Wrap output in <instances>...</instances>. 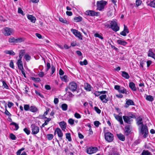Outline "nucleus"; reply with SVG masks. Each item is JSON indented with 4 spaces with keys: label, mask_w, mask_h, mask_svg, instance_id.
Instances as JSON below:
<instances>
[{
    "label": "nucleus",
    "mask_w": 155,
    "mask_h": 155,
    "mask_svg": "<svg viewBox=\"0 0 155 155\" xmlns=\"http://www.w3.org/2000/svg\"><path fill=\"white\" fill-rule=\"evenodd\" d=\"M137 121V124L139 126V134L140 135H143V137L144 138H146L148 136V129L146 125H144L143 123L142 119L139 117L137 118L136 119Z\"/></svg>",
    "instance_id": "f257e3e1"
},
{
    "label": "nucleus",
    "mask_w": 155,
    "mask_h": 155,
    "mask_svg": "<svg viewBox=\"0 0 155 155\" xmlns=\"http://www.w3.org/2000/svg\"><path fill=\"white\" fill-rule=\"evenodd\" d=\"M104 25L107 28H110L116 32L119 30V27L117 25V22L114 20L107 21L104 23Z\"/></svg>",
    "instance_id": "f03ea898"
},
{
    "label": "nucleus",
    "mask_w": 155,
    "mask_h": 155,
    "mask_svg": "<svg viewBox=\"0 0 155 155\" xmlns=\"http://www.w3.org/2000/svg\"><path fill=\"white\" fill-rule=\"evenodd\" d=\"M2 33L5 36H9L13 35L14 31L12 28L9 27H5L2 30Z\"/></svg>",
    "instance_id": "7ed1b4c3"
},
{
    "label": "nucleus",
    "mask_w": 155,
    "mask_h": 155,
    "mask_svg": "<svg viewBox=\"0 0 155 155\" xmlns=\"http://www.w3.org/2000/svg\"><path fill=\"white\" fill-rule=\"evenodd\" d=\"M123 118L124 122L128 124H130L133 121V118H135L136 117L132 113H130L129 116H123Z\"/></svg>",
    "instance_id": "20e7f679"
},
{
    "label": "nucleus",
    "mask_w": 155,
    "mask_h": 155,
    "mask_svg": "<svg viewBox=\"0 0 155 155\" xmlns=\"http://www.w3.org/2000/svg\"><path fill=\"white\" fill-rule=\"evenodd\" d=\"M107 2L104 0L98 1L97 2V9L99 11H102L104 8V7L107 3Z\"/></svg>",
    "instance_id": "39448f33"
},
{
    "label": "nucleus",
    "mask_w": 155,
    "mask_h": 155,
    "mask_svg": "<svg viewBox=\"0 0 155 155\" xmlns=\"http://www.w3.org/2000/svg\"><path fill=\"white\" fill-rule=\"evenodd\" d=\"M105 138L108 142H112L114 139V136L112 134L109 132L105 133L104 134Z\"/></svg>",
    "instance_id": "423d86ee"
},
{
    "label": "nucleus",
    "mask_w": 155,
    "mask_h": 155,
    "mask_svg": "<svg viewBox=\"0 0 155 155\" xmlns=\"http://www.w3.org/2000/svg\"><path fill=\"white\" fill-rule=\"evenodd\" d=\"M31 128L32 131V133L34 134H36L39 132V128L38 127L34 124H32L31 125Z\"/></svg>",
    "instance_id": "0eeeda50"
},
{
    "label": "nucleus",
    "mask_w": 155,
    "mask_h": 155,
    "mask_svg": "<svg viewBox=\"0 0 155 155\" xmlns=\"http://www.w3.org/2000/svg\"><path fill=\"white\" fill-rule=\"evenodd\" d=\"M71 31L76 37H78L81 40L82 39V36L81 35L80 32L78 31L77 30L74 29H71Z\"/></svg>",
    "instance_id": "6e6552de"
},
{
    "label": "nucleus",
    "mask_w": 155,
    "mask_h": 155,
    "mask_svg": "<svg viewBox=\"0 0 155 155\" xmlns=\"http://www.w3.org/2000/svg\"><path fill=\"white\" fill-rule=\"evenodd\" d=\"M96 147H89L87 149V152L89 154H92L95 153L97 151Z\"/></svg>",
    "instance_id": "1a4fd4ad"
},
{
    "label": "nucleus",
    "mask_w": 155,
    "mask_h": 155,
    "mask_svg": "<svg viewBox=\"0 0 155 155\" xmlns=\"http://www.w3.org/2000/svg\"><path fill=\"white\" fill-rule=\"evenodd\" d=\"M77 88V85L76 83L74 82H71L70 83L69 85V88L72 91H75Z\"/></svg>",
    "instance_id": "9d476101"
},
{
    "label": "nucleus",
    "mask_w": 155,
    "mask_h": 155,
    "mask_svg": "<svg viewBox=\"0 0 155 155\" xmlns=\"http://www.w3.org/2000/svg\"><path fill=\"white\" fill-rule=\"evenodd\" d=\"M86 12L87 15L91 16H97L99 14V12H96L92 10L87 11Z\"/></svg>",
    "instance_id": "9b49d317"
},
{
    "label": "nucleus",
    "mask_w": 155,
    "mask_h": 155,
    "mask_svg": "<svg viewBox=\"0 0 155 155\" xmlns=\"http://www.w3.org/2000/svg\"><path fill=\"white\" fill-rule=\"evenodd\" d=\"M56 133L57 134L58 137L60 138L61 139H62V137L63 136V134L60 128H57L56 129L54 134H55Z\"/></svg>",
    "instance_id": "f8f14e48"
},
{
    "label": "nucleus",
    "mask_w": 155,
    "mask_h": 155,
    "mask_svg": "<svg viewBox=\"0 0 155 155\" xmlns=\"http://www.w3.org/2000/svg\"><path fill=\"white\" fill-rule=\"evenodd\" d=\"M114 116L115 118L121 124H123L124 123L123 121L122 117L121 116H119L118 115L115 114H114Z\"/></svg>",
    "instance_id": "ddd939ff"
},
{
    "label": "nucleus",
    "mask_w": 155,
    "mask_h": 155,
    "mask_svg": "<svg viewBox=\"0 0 155 155\" xmlns=\"http://www.w3.org/2000/svg\"><path fill=\"white\" fill-rule=\"evenodd\" d=\"M125 134L126 135H128L130 133L131 126L130 125H127L125 127Z\"/></svg>",
    "instance_id": "4468645a"
},
{
    "label": "nucleus",
    "mask_w": 155,
    "mask_h": 155,
    "mask_svg": "<svg viewBox=\"0 0 155 155\" xmlns=\"http://www.w3.org/2000/svg\"><path fill=\"white\" fill-rule=\"evenodd\" d=\"M18 67L19 69H20L21 71L24 69L23 63L22 61H21V59H20L18 60L17 62Z\"/></svg>",
    "instance_id": "2eb2a0df"
},
{
    "label": "nucleus",
    "mask_w": 155,
    "mask_h": 155,
    "mask_svg": "<svg viewBox=\"0 0 155 155\" xmlns=\"http://www.w3.org/2000/svg\"><path fill=\"white\" fill-rule=\"evenodd\" d=\"M134 105V101L130 99H128L126 102V105L125 106V107L127 108L129 105Z\"/></svg>",
    "instance_id": "dca6fc26"
},
{
    "label": "nucleus",
    "mask_w": 155,
    "mask_h": 155,
    "mask_svg": "<svg viewBox=\"0 0 155 155\" xmlns=\"http://www.w3.org/2000/svg\"><path fill=\"white\" fill-rule=\"evenodd\" d=\"M107 95L106 94L102 95L99 97V98L103 103H107L108 101V99L106 98Z\"/></svg>",
    "instance_id": "f3484780"
},
{
    "label": "nucleus",
    "mask_w": 155,
    "mask_h": 155,
    "mask_svg": "<svg viewBox=\"0 0 155 155\" xmlns=\"http://www.w3.org/2000/svg\"><path fill=\"white\" fill-rule=\"evenodd\" d=\"M59 124L62 130L64 131L66 127V123L64 121H62L60 122Z\"/></svg>",
    "instance_id": "a211bd4d"
},
{
    "label": "nucleus",
    "mask_w": 155,
    "mask_h": 155,
    "mask_svg": "<svg viewBox=\"0 0 155 155\" xmlns=\"http://www.w3.org/2000/svg\"><path fill=\"white\" fill-rule=\"evenodd\" d=\"M28 18L33 23H35L36 21V18L31 15H28L27 16Z\"/></svg>",
    "instance_id": "6ab92c4d"
},
{
    "label": "nucleus",
    "mask_w": 155,
    "mask_h": 155,
    "mask_svg": "<svg viewBox=\"0 0 155 155\" xmlns=\"http://www.w3.org/2000/svg\"><path fill=\"white\" fill-rule=\"evenodd\" d=\"M148 56L151 57L155 59V54L153 52L152 49H149L148 53Z\"/></svg>",
    "instance_id": "aec40b11"
},
{
    "label": "nucleus",
    "mask_w": 155,
    "mask_h": 155,
    "mask_svg": "<svg viewBox=\"0 0 155 155\" xmlns=\"http://www.w3.org/2000/svg\"><path fill=\"white\" fill-rule=\"evenodd\" d=\"M84 89L88 91H91V87L90 84L87 83H86L84 84Z\"/></svg>",
    "instance_id": "412c9836"
},
{
    "label": "nucleus",
    "mask_w": 155,
    "mask_h": 155,
    "mask_svg": "<svg viewBox=\"0 0 155 155\" xmlns=\"http://www.w3.org/2000/svg\"><path fill=\"white\" fill-rule=\"evenodd\" d=\"M129 87L133 91H135L136 90L135 84L132 82L130 83Z\"/></svg>",
    "instance_id": "4be33fe9"
},
{
    "label": "nucleus",
    "mask_w": 155,
    "mask_h": 155,
    "mask_svg": "<svg viewBox=\"0 0 155 155\" xmlns=\"http://www.w3.org/2000/svg\"><path fill=\"white\" fill-rule=\"evenodd\" d=\"M117 136L120 140L122 141H124L125 140V137L122 134H117Z\"/></svg>",
    "instance_id": "5701e85b"
},
{
    "label": "nucleus",
    "mask_w": 155,
    "mask_h": 155,
    "mask_svg": "<svg viewBox=\"0 0 155 155\" xmlns=\"http://www.w3.org/2000/svg\"><path fill=\"white\" fill-rule=\"evenodd\" d=\"M4 53L12 55H15V53L12 50H5L4 51Z\"/></svg>",
    "instance_id": "b1692460"
},
{
    "label": "nucleus",
    "mask_w": 155,
    "mask_h": 155,
    "mask_svg": "<svg viewBox=\"0 0 155 155\" xmlns=\"http://www.w3.org/2000/svg\"><path fill=\"white\" fill-rule=\"evenodd\" d=\"M122 75L123 77L127 79H129L130 77L128 73L124 71L122 72Z\"/></svg>",
    "instance_id": "393cba45"
},
{
    "label": "nucleus",
    "mask_w": 155,
    "mask_h": 155,
    "mask_svg": "<svg viewBox=\"0 0 155 155\" xmlns=\"http://www.w3.org/2000/svg\"><path fill=\"white\" fill-rule=\"evenodd\" d=\"M117 42L118 44L124 46L126 45L127 44L126 42L121 40H118Z\"/></svg>",
    "instance_id": "a878e982"
},
{
    "label": "nucleus",
    "mask_w": 155,
    "mask_h": 155,
    "mask_svg": "<svg viewBox=\"0 0 155 155\" xmlns=\"http://www.w3.org/2000/svg\"><path fill=\"white\" fill-rule=\"evenodd\" d=\"M8 41L11 43H16V39L13 37H11L8 39Z\"/></svg>",
    "instance_id": "bb28decb"
},
{
    "label": "nucleus",
    "mask_w": 155,
    "mask_h": 155,
    "mask_svg": "<svg viewBox=\"0 0 155 155\" xmlns=\"http://www.w3.org/2000/svg\"><path fill=\"white\" fill-rule=\"evenodd\" d=\"M30 110L33 112H35L37 111L38 109L35 106H31L30 107Z\"/></svg>",
    "instance_id": "cd10ccee"
},
{
    "label": "nucleus",
    "mask_w": 155,
    "mask_h": 155,
    "mask_svg": "<svg viewBox=\"0 0 155 155\" xmlns=\"http://www.w3.org/2000/svg\"><path fill=\"white\" fill-rule=\"evenodd\" d=\"M59 19L60 21L63 23L68 24L69 22L65 19L61 17L59 18Z\"/></svg>",
    "instance_id": "c85d7f7f"
},
{
    "label": "nucleus",
    "mask_w": 155,
    "mask_h": 155,
    "mask_svg": "<svg viewBox=\"0 0 155 155\" xmlns=\"http://www.w3.org/2000/svg\"><path fill=\"white\" fill-rule=\"evenodd\" d=\"M119 92L120 93L127 94V92L126 89L123 87L120 88L119 90Z\"/></svg>",
    "instance_id": "c756f323"
},
{
    "label": "nucleus",
    "mask_w": 155,
    "mask_h": 155,
    "mask_svg": "<svg viewBox=\"0 0 155 155\" xmlns=\"http://www.w3.org/2000/svg\"><path fill=\"white\" fill-rule=\"evenodd\" d=\"M146 99L147 100L150 101H152L153 100V97L152 96L150 95H147L146 96Z\"/></svg>",
    "instance_id": "7c9ffc66"
},
{
    "label": "nucleus",
    "mask_w": 155,
    "mask_h": 155,
    "mask_svg": "<svg viewBox=\"0 0 155 155\" xmlns=\"http://www.w3.org/2000/svg\"><path fill=\"white\" fill-rule=\"evenodd\" d=\"M25 50H21L19 51V57L20 59H21L22 56L23 55V54L25 53Z\"/></svg>",
    "instance_id": "2f4dec72"
},
{
    "label": "nucleus",
    "mask_w": 155,
    "mask_h": 155,
    "mask_svg": "<svg viewBox=\"0 0 155 155\" xmlns=\"http://www.w3.org/2000/svg\"><path fill=\"white\" fill-rule=\"evenodd\" d=\"M10 125H14L15 126V128L14 129V130H17L19 128L18 124L15 122H12L10 124Z\"/></svg>",
    "instance_id": "473e14b6"
},
{
    "label": "nucleus",
    "mask_w": 155,
    "mask_h": 155,
    "mask_svg": "<svg viewBox=\"0 0 155 155\" xmlns=\"http://www.w3.org/2000/svg\"><path fill=\"white\" fill-rule=\"evenodd\" d=\"M61 108L63 110L65 111L67 110L68 105L66 104H63L61 105Z\"/></svg>",
    "instance_id": "72a5a7b5"
},
{
    "label": "nucleus",
    "mask_w": 155,
    "mask_h": 155,
    "mask_svg": "<svg viewBox=\"0 0 155 155\" xmlns=\"http://www.w3.org/2000/svg\"><path fill=\"white\" fill-rule=\"evenodd\" d=\"M82 18L80 16L76 17L74 18V20L76 22L81 21L82 20Z\"/></svg>",
    "instance_id": "f704fd0d"
},
{
    "label": "nucleus",
    "mask_w": 155,
    "mask_h": 155,
    "mask_svg": "<svg viewBox=\"0 0 155 155\" xmlns=\"http://www.w3.org/2000/svg\"><path fill=\"white\" fill-rule=\"evenodd\" d=\"M148 5L151 7L155 8V0L151 2L149 4H148Z\"/></svg>",
    "instance_id": "c9c22d12"
},
{
    "label": "nucleus",
    "mask_w": 155,
    "mask_h": 155,
    "mask_svg": "<svg viewBox=\"0 0 155 155\" xmlns=\"http://www.w3.org/2000/svg\"><path fill=\"white\" fill-rule=\"evenodd\" d=\"M66 137L68 140L69 141L71 140V134L70 133H67L66 134Z\"/></svg>",
    "instance_id": "e433bc0d"
},
{
    "label": "nucleus",
    "mask_w": 155,
    "mask_h": 155,
    "mask_svg": "<svg viewBox=\"0 0 155 155\" xmlns=\"http://www.w3.org/2000/svg\"><path fill=\"white\" fill-rule=\"evenodd\" d=\"M150 153L148 150H143L141 153L142 155H150Z\"/></svg>",
    "instance_id": "4c0bfd02"
},
{
    "label": "nucleus",
    "mask_w": 155,
    "mask_h": 155,
    "mask_svg": "<svg viewBox=\"0 0 155 155\" xmlns=\"http://www.w3.org/2000/svg\"><path fill=\"white\" fill-rule=\"evenodd\" d=\"M80 64L81 65H87L88 64V62L87 60L86 59H85L83 61H81L80 62Z\"/></svg>",
    "instance_id": "58836bf2"
},
{
    "label": "nucleus",
    "mask_w": 155,
    "mask_h": 155,
    "mask_svg": "<svg viewBox=\"0 0 155 155\" xmlns=\"http://www.w3.org/2000/svg\"><path fill=\"white\" fill-rule=\"evenodd\" d=\"M30 107L28 104H25L24 105V109L25 111L30 110Z\"/></svg>",
    "instance_id": "ea45409f"
},
{
    "label": "nucleus",
    "mask_w": 155,
    "mask_h": 155,
    "mask_svg": "<svg viewBox=\"0 0 155 155\" xmlns=\"http://www.w3.org/2000/svg\"><path fill=\"white\" fill-rule=\"evenodd\" d=\"M47 137L49 140H51L53 139V135L52 134H48L47 135Z\"/></svg>",
    "instance_id": "a19ab883"
},
{
    "label": "nucleus",
    "mask_w": 155,
    "mask_h": 155,
    "mask_svg": "<svg viewBox=\"0 0 155 155\" xmlns=\"http://www.w3.org/2000/svg\"><path fill=\"white\" fill-rule=\"evenodd\" d=\"M31 79L32 80L34 81L37 82H39L40 81V79L38 78H34V77H31Z\"/></svg>",
    "instance_id": "79ce46f5"
},
{
    "label": "nucleus",
    "mask_w": 155,
    "mask_h": 155,
    "mask_svg": "<svg viewBox=\"0 0 155 155\" xmlns=\"http://www.w3.org/2000/svg\"><path fill=\"white\" fill-rule=\"evenodd\" d=\"M24 58L27 61H29L31 58V56L28 54H26L24 56Z\"/></svg>",
    "instance_id": "37998d69"
},
{
    "label": "nucleus",
    "mask_w": 155,
    "mask_h": 155,
    "mask_svg": "<svg viewBox=\"0 0 155 155\" xmlns=\"http://www.w3.org/2000/svg\"><path fill=\"white\" fill-rule=\"evenodd\" d=\"M67 76L66 75H64L62 77H61L62 80L66 82L68 81V80H67Z\"/></svg>",
    "instance_id": "c03bdc74"
},
{
    "label": "nucleus",
    "mask_w": 155,
    "mask_h": 155,
    "mask_svg": "<svg viewBox=\"0 0 155 155\" xmlns=\"http://www.w3.org/2000/svg\"><path fill=\"white\" fill-rule=\"evenodd\" d=\"M94 36L96 37H98L101 39H103V37L98 33L95 34H94Z\"/></svg>",
    "instance_id": "a18cd8bd"
},
{
    "label": "nucleus",
    "mask_w": 155,
    "mask_h": 155,
    "mask_svg": "<svg viewBox=\"0 0 155 155\" xmlns=\"http://www.w3.org/2000/svg\"><path fill=\"white\" fill-rule=\"evenodd\" d=\"M10 137L12 140H15L16 139L15 136L12 134H10Z\"/></svg>",
    "instance_id": "49530a36"
},
{
    "label": "nucleus",
    "mask_w": 155,
    "mask_h": 155,
    "mask_svg": "<svg viewBox=\"0 0 155 155\" xmlns=\"http://www.w3.org/2000/svg\"><path fill=\"white\" fill-rule=\"evenodd\" d=\"M74 117L77 119L80 118L81 117V115L77 113H75L74 114Z\"/></svg>",
    "instance_id": "de8ad7c7"
},
{
    "label": "nucleus",
    "mask_w": 155,
    "mask_h": 155,
    "mask_svg": "<svg viewBox=\"0 0 155 155\" xmlns=\"http://www.w3.org/2000/svg\"><path fill=\"white\" fill-rule=\"evenodd\" d=\"M2 84H3V86H4V87L7 89H8V86L7 84L5 83V82L4 81H2Z\"/></svg>",
    "instance_id": "09e8293b"
},
{
    "label": "nucleus",
    "mask_w": 155,
    "mask_h": 155,
    "mask_svg": "<svg viewBox=\"0 0 155 155\" xmlns=\"http://www.w3.org/2000/svg\"><path fill=\"white\" fill-rule=\"evenodd\" d=\"M74 120L70 118L68 120V122L71 125H73L74 124Z\"/></svg>",
    "instance_id": "8fccbe9b"
},
{
    "label": "nucleus",
    "mask_w": 155,
    "mask_h": 155,
    "mask_svg": "<svg viewBox=\"0 0 155 155\" xmlns=\"http://www.w3.org/2000/svg\"><path fill=\"white\" fill-rule=\"evenodd\" d=\"M141 1L140 0H136V4L137 7H138L140 5H141Z\"/></svg>",
    "instance_id": "3c124183"
},
{
    "label": "nucleus",
    "mask_w": 155,
    "mask_h": 155,
    "mask_svg": "<svg viewBox=\"0 0 155 155\" xmlns=\"http://www.w3.org/2000/svg\"><path fill=\"white\" fill-rule=\"evenodd\" d=\"M18 12L19 14H21L23 15H24V14L21 8H18Z\"/></svg>",
    "instance_id": "603ef678"
},
{
    "label": "nucleus",
    "mask_w": 155,
    "mask_h": 155,
    "mask_svg": "<svg viewBox=\"0 0 155 155\" xmlns=\"http://www.w3.org/2000/svg\"><path fill=\"white\" fill-rule=\"evenodd\" d=\"M24 131L27 134L29 135L30 133V131L27 128H25L24 129Z\"/></svg>",
    "instance_id": "864d4df0"
},
{
    "label": "nucleus",
    "mask_w": 155,
    "mask_h": 155,
    "mask_svg": "<svg viewBox=\"0 0 155 155\" xmlns=\"http://www.w3.org/2000/svg\"><path fill=\"white\" fill-rule=\"evenodd\" d=\"M126 33H129V31L127 27L124 25V28L123 30Z\"/></svg>",
    "instance_id": "5fc2aeb1"
},
{
    "label": "nucleus",
    "mask_w": 155,
    "mask_h": 155,
    "mask_svg": "<svg viewBox=\"0 0 155 155\" xmlns=\"http://www.w3.org/2000/svg\"><path fill=\"white\" fill-rule=\"evenodd\" d=\"M16 43L18 42H21L24 41L23 39L22 38H18L16 39Z\"/></svg>",
    "instance_id": "6e6d98bb"
},
{
    "label": "nucleus",
    "mask_w": 155,
    "mask_h": 155,
    "mask_svg": "<svg viewBox=\"0 0 155 155\" xmlns=\"http://www.w3.org/2000/svg\"><path fill=\"white\" fill-rule=\"evenodd\" d=\"M94 109L97 112L98 114H100L101 112V110L99 109L97 107H95Z\"/></svg>",
    "instance_id": "4d7b16f0"
},
{
    "label": "nucleus",
    "mask_w": 155,
    "mask_h": 155,
    "mask_svg": "<svg viewBox=\"0 0 155 155\" xmlns=\"http://www.w3.org/2000/svg\"><path fill=\"white\" fill-rule=\"evenodd\" d=\"M100 124V122L98 121H96L94 122V124L96 127H98Z\"/></svg>",
    "instance_id": "13d9d810"
},
{
    "label": "nucleus",
    "mask_w": 155,
    "mask_h": 155,
    "mask_svg": "<svg viewBox=\"0 0 155 155\" xmlns=\"http://www.w3.org/2000/svg\"><path fill=\"white\" fill-rule=\"evenodd\" d=\"M9 66L11 68H14V64L12 60H11L9 64Z\"/></svg>",
    "instance_id": "bf43d9fd"
},
{
    "label": "nucleus",
    "mask_w": 155,
    "mask_h": 155,
    "mask_svg": "<svg viewBox=\"0 0 155 155\" xmlns=\"http://www.w3.org/2000/svg\"><path fill=\"white\" fill-rule=\"evenodd\" d=\"M46 65L47 67V68L46 69V71H47L50 68L51 65L50 63L48 62L46 64Z\"/></svg>",
    "instance_id": "052dcab7"
},
{
    "label": "nucleus",
    "mask_w": 155,
    "mask_h": 155,
    "mask_svg": "<svg viewBox=\"0 0 155 155\" xmlns=\"http://www.w3.org/2000/svg\"><path fill=\"white\" fill-rule=\"evenodd\" d=\"M5 113L6 115L8 116L9 117H11V114L7 110H5Z\"/></svg>",
    "instance_id": "680f3d73"
},
{
    "label": "nucleus",
    "mask_w": 155,
    "mask_h": 155,
    "mask_svg": "<svg viewBox=\"0 0 155 155\" xmlns=\"http://www.w3.org/2000/svg\"><path fill=\"white\" fill-rule=\"evenodd\" d=\"M94 94L96 96H98L100 95L101 93L100 91H96L94 93Z\"/></svg>",
    "instance_id": "e2e57ef3"
},
{
    "label": "nucleus",
    "mask_w": 155,
    "mask_h": 155,
    "mask_svg": "<svg viewBox=\"0 0 155 155\" xmlns=\"http://www.w3.org/2000/svg\"><path fill=\"white\" fill-rule=\"evenodd\" d=\"M51 69V70L52 74L55 71V68L53 65H52Z\"/></svg>",
    "instance_id": "0e129e2a"
},
{
    "label": "nucleus",
    "mask_w": 155,
    "mask_h": 155,
    "mask_svg": "<svg viewBox=\"0 0 155 155\" xmlns=\"http://www.w3.org/2000/svg\"><path fill=\"white\" fill-rule=\"evenodd\" d=\"M8 107L9 108H11L14 105V104L11 102H8Z\"/></svg>",
    "instance_id": "69168bd1"
},
{
    "label": "nucleus",
    "mask_w": 155,
    "mask_h": 155,
    "mask_svg": "<svg viewBox=\"0 0 155 155\" xmlns=\"http://www.w3.org/2000/svg\"><path fill=\"white\" fill-rule=\"evenodd\" d=\"M51 119L50 118H47V120L45 121V123L46 124V125H47L49 122L50 121Z\"/></svg>",
    "instance_id": "338daca9"
},
{
    "label": "nucleus",
    "mask_w": 155,
    "mask_h": 155,
    "mask_svg": "<svg viewBox=\"0 0 155 155\" xmlns=\"http://www.w3.org/2000/svg\"><path fill=\"white\" fill-rule=\"evenodd\" d=\"M64 74V72L61 69H60L59 71V74L60 75H63Z\"/></svg>",
    "instance_id": "774afa93"
}]
</instances>
